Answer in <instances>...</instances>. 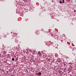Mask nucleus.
Returning a JSON list of instances; mask_svg holds the SVG:
<instances>
[{
  "label": "nucleus",
  "mask_w": 76,
  "mask_h": 76,
  "mask_svg": "<svg viewBox=\"0 0 76 76\" xmlns=\"http://www.w3.org/2000/svg\"><path fill=\"white\" fill-rule=\"evenodd\" d=\"M57 62H58V63H60V62H61V61H60V59H58Z\"/></svg>",
  "instance_id": "1"
},
{
  "label": "nucleus",
  "mask_w": 76,
  "mask_h": 76,
  "mask_svg": "<svg viewBox=\"0 0 76 76\" xmlns=\"http://www.w3.org/2000/svg\"><path fill=\"white\" fill-rule=\"evenodd\" d=\"M38 74L39 76H41V72H39L38 73Z\"/></svg>",
  "instance_id": "2"
},
{
  "label": "nucleus",
  "mask_w": 76,
  "mask_h": 76,
  "mask_svg": "<svg viewBox=\"0 0 76 76\" xmlns=\"http://www.w3.org/2000/svg\"><path fill=\"white\" fill-rule=\"evenodd\" d=\"M38 54H39V56H41V54L40 53V51H39Z\"/></svg>",
  "instance_id": "3"
},
{
  "label": "nucleus",
  "mask_w": 76,
  "mask_h": 76,
  "mask_svg": "<svg viewBox=\"0 0 76 76\" xmlns=\"http://www.w3.org/2000/svg\"><path fill=\"white\" fill-rule=\"evenodd\" d=\"M12 61H14V60H15V58H12Z\"/></svg>",
  "instance_id": "4"
},
{
  "label": "nucleus",
  "mask_w": 76,
  "mask_h": 76,
  "mask_svg": "<svg viewBox=\"0 0 76 76\" xmlns=\"http://www.w3.org/2000/svg\"><path fill=\"white\" fill-rule=\"evenodd\" d=\"M62 3H64V0H62Z\"/></svg>",
  "instance_id": "5"
},
{
  "label": "nucleus",
  "mask_w": 76,
  "mask_h": 76,
  "mask_svg": "<svg viewBox=\"0 0 76 76\" xmlns=\"http://www.w3.org/2000/svg\"><path fill=\"white\" fill-rule=\"evenodd\" d=\"M59 3H61H61H62V2L61 1H60Z\"/></svg>",
  "instance_id": "6"
},
{
  "label": "nucleus",
  "mask_w": 76,
  "mask_h": 76,
  "mask_svg": "<svg viewBox=\"0 0 76 76\" xmlns=\"http://www.w3.org/2000/svg\"><path fill=\"white\" fill-rule=\"evenodd\" d=\"M48 61H50V59H48Z\"/></svg>",
  "instance_id": "7"
},
{
  "label": "nucleus",
  "mask_w": 76,
  "mask_h": 76,
  "mask_svg": "<svg viewBox=\"0 0 76 76\" xmlns=\"http://www.w3.org/2000/svg\"><path fill=\"white\" fill-rule=\"evenodd\" d=\"M74 12H76V10H74Z\"/></svg>",
  "instance_id": "8"
},
{
  "label": "nucleus",
  "mask_w": 76,
  "mask_h": 76,
  "mask_svg": "<svg viewBox=\"0 0 76 76\" xmlns=\"http://www.w3.org/2000/svg\"><path fill=\"white\" fill-rule=\"evenodd\" d=\"M64 70H66V68H64Z\"/></svg>",
  "instance_id": "9"
},
{
  "label": "nucleus",
  "mask_w": 76,
  "mask_h": 76,
  "mask_svg": "<svg viewBox=\"0 0 76 76\" xmlns=\"http://www.w3.org/2000/svg\"><path fill=\"white\" fill-rule=\"evenodd\" d=\"M7 72L9 73V71H7Z\"/></svg>",
  "instance_id": "10"
},
{
  "label": "nucleus",
  "mask_w": 76,
  "mask_h": 76,
  "mask_svg": "<svg viewBox=\"0 0 76 76\" xmlns=\"http://www.w3.org/2000/svg\"><path fill=\"white\" fill-rule=\"evenodd\" d=\"M68 64H70V63H68Z\"/></svg>",
  "instance_id": "11"
},
{
  "label": "nucleus",
  "mask_w": 76,
  "mask_h": 76,
  "mask_svg": "<svg viewBox=\"0 0 76 76\" xmlns=\"http://www.w3.org/2000/svg\"><path fill=\"white\" fill-rule=\"evenodd\" d=\"M52 2H53V0L52 1Z\"/></svg>",
  "instance_id": "12"
},
{
  "label": "nucleus",
  "mask_w": 76,
  "mask_h": 76,
  "mask_svg": "<svg viewBox=\"0 0 76 76\" xmlns=\"http://www.w3.org/2000/svg\"><path fill=\"white\" fill-rule=\"evenodd\" d=\"M27 54H28V52H27Z\"/></svg>",
  "instance_id": "13"
},
{
  "label": "nucleus",
  "mask_w": 76,
  "mask_h": 76,
  "mask_svg": "<svg viewBox=\"0 0 76 76\" xmlns=\"http://www.w3.org/2000/svg\"><path fill=\"white\" fill-rule=\"evenodd\" d=\"M65 65H66V64H64V66H65Z\"/></svg>",
  "instance_id": "14"
},
{
  "label": "nucleus",
  "mask_w": 76,
  "mask_h": 76,
  "mask_svg": "<svg viewBox=\"0 0 76 76\" xmlns=\"http://www.w3.org/2000/svg\"><path fill=\"white\" fill-rule=\"evenodd\" d=\"M71 67L72 68H72H73V67H72V66H71Z\"/></svg>",
  "instance_id": "15"
},
{
  "label": "nucleus",
  "mask_w": 76,
  "mask_h": 76,
  "mask_svg": "<svg viewBox=\"0 0 76 76\" xmlns=\"http://www.w3.org/2000/svg\"><path fill=\"white\" fill-rule=\"evenodd\" d=\"M70 67H72V66H70Z\"/></svg>",
  "instance_id": "16"
},
{
  "label": "nucleus",
  "mask_w": 76,
  "mask_h": 76,
  "mask_svg": "<svg viewBox=\"0 0 76 76\" xmlns=\"http://www.w3.org/2000/svg\"><path fill=\"white\" fill-rule=\"evenodd\" d=\"M12 33V32H11V33Z\"/></svg>",
  "instance_id": "17"
}]
</instances>
